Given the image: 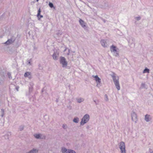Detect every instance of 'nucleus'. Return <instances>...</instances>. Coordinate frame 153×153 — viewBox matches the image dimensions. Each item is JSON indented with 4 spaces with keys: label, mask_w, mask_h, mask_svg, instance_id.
Returning a JSON list of instances; mask_svg holds the SVG:
<instances>
[{
    "label": "nucleus",
    "mask_w": 153,
    "mask_h": 153,
    "mask_svg": "<svg viewBox=\"0 0 153 153\" xmlns=\"http://www.w3.org/2000/svg\"><path fill=\"white\" fill-rule=\"evenodd\" d=\"M113 80L114 82L115 86L118 90L120 89V87L119 82V78L115 75V74L113 73V74L111 75Z\"/></svg>",
    "instance_id": "1"
},
{
    "label": "nucleus",
    "mask_w": 153,
    "mask_h": 153,
    "mask_svg": "<svg viewBox=\"0 0 153 153\" xmlns=\"http://www.w3.org/2000/svg\"><path fill=\"white\" fill-rule=\"evenodd\" d=\"M118 50L119 49L117 48L116 47L113 45L110 47L111 51V52H113L114 55L115 56L117 57L119 56Z\"/></svg>",
    "instance_id": "2"
},
{
    "label": "nucleus",
    "mask_w": 153,
    "mask_h": 153,
    "mask_svg": "<svg viewBox=\"0 0 153 153\" xmlns=\"http://www.w3.org/2000/svg\"><path fill=\"white\" fill-rule=\"evenodd\" d=\"M89 115L87 114H85L82 119L81 121L80 122V125H83L87 123L89 120Z\"/></svg>",
    "instance_id": "3"
},
{
    "label": "nucleus",
    "mask_w": 153,
    "mask_h": 153,
    "mask_svg": "<svg viewBox=\"0 0 153 153\" xmlns=\"http://www.w3.org/2000/svg\"><path fill=\"white\" fill-rule=\"evenodd\" d=\"M16 39V37L13 36H11L10 38L8 37L7 40L4 44L6 45H9L14 42Z\"/></svg>",
    "instance_id": "4"
},
{
    "label": "nucleus",
    "mask_w": 153,
    "mask_h": 153,
    "mask_svg": "<svg viewBox=\"0 0 153 153\" xmlns=\"http://www.w3.org/2000/svg\"><path fill=\"white\" fill-rule=\"evenodd\" d=\"M119 146L121 153H126L125 145L124 142L121 141L119 144Z\"/></svg>",
    "instance_id": "5"
},
{
    "label": "nucleus",
    "mask_w": 153,
    "mask_h": 153,
    "mask_svg": "<svg viewBox=\"0 0 153 153\" xmlns=\"http://www.w3.org/2000/svg\"><path fill=\"white\" fill-rule=\"evenodd\" d=\"M59 62L60 63L62 64V67H65L67 66L68 62L64 57L60 56V57Z\"/></svg>",
    "instance_id": "6"
},
{
    "label": "nucleus",
    "mask_w": 153,
    "mask_h": 153,
    "mask_svg": "<svg viewBox=\"0 0 153 153\" xmlns=\"http://www.w3.org/2000/svg\"><path fill=\"white\" fill-rule=\"evenodd\" d=\"M92 77L94 78L95 80L97 82V86L99 87L100 86V84L101 83V79L97 75H93Z\"/></svg>",
    "instance_id": "7"
},
{
    "label": "nucleus",
    "mask_w": 153,
    "mask_h": 153,
    "mask_svg": "<svg viewBox=\"0 0 153 153\" xmlns=\"http://www.w3.org/2000/svg\"><path fill=\"white\" fill-rule=\"evenodd\" d=\"M131 115L132 120L135 123H136L137 121V116L136 114L134 112L132 111Z\"/></svg>",
    "instance_id": "8"
},
{
    "label": "nucleus",
    "mask_w": 153,
    "mask_h": 153,
    "mask_svg": "<svg viewBox=\"0 0 153 153\" xmlns=\"http://www.w3.org/2000/svg\"><path fill=\"white\" fill-rule=\"evenodd\" d=\"M109 7V4L107 1H103L101 4L100 7L102 8L106 9Z\"/></svg>",
    "instance_id": "9"
},
{
    "label": "nucleus",
    "mask_w": 153,
    "mask_h": 153,
    "mask_svg": "<svg viewBox=\"0 0 153 153\" xmlns=\"http://www.w3.org/2000/svg\"><path fill=\"white\" fill-rule=\"evenodd\" d=\"M59 50H56V51H54V53L53 55V57L54 60H56L58 59V57L59 56Z\"/></svg>",
    "instance_id": "10"
},
{
    "label": "nucleus",
    "mask_w": 153,
    "mask_h": 153,
    "mask_svg": "<svg viewBox=\"0 0 153 153\" xmlns=\"http://www.w3.org/2000/svg\"><path fill=\"white\" fill-rule=\"evenodd\" d=\"M79 22L80 25L82 26V27L85 29H86V28H87V27H86L85 25L86 24L85 23L84 21L81 19H80L79 20Z\"/></svg>",
    "instance_id": "11"
},
{
    "label": "nucleus",
    "mask_w": 153,
    "mask_h": 153,
    "mask_svg": "<svg viewBox=\"0 0 153 153\" xmlns=\"http://www.w3.org/2000/svg\"><path fill=\"white\" fill-rule=\"evenodd\" d=\"M152 119L151 115L149 114H146L145 116V120L146 122H149Z\"/></svg>",
    "instance_id": "12"
},
{
    "label": "nucleus",
    "mask_w": 153,
    "mask_h": 153,
    "mask_svg": "<svg viewBox=\"0 0 153 153\" xmlns=\"http://www.w3.org/2000/svg\"><path fill=\"white\" fill-rule=\"evenodd\" d=\"M100 42L102 46L104 47H107L108 45L105 40L104 39L101 40Z\"/></svg>",
    "instance_id": "13"
},
{
    "label": "nucleus",
    "mask_w": 153,
    "mask_h": 153,
    "mask_svg": "<svg viewBox=\"0 0 153 153\" xmlns=\"http://www.w3.org/2000/svg\"><path fill=\"white\" fill-rule=\"evenodd\" d=\"M41 12V9L40 8L38 10L37 14V16L39 20L41 18H42L43 17L42 15L40 14Z\"/></svg>",
    "instance_id": "14"
},
{
    "label": "nucleus",
    "mask_w": 153,
    "mask_h": 153,
    "mask_svg": "<svg viewBox=\"0 0 153 153\" xmlns=\"http://www.w3.org/2000/svg\"><path fill=\"white\" fill-rule=\"evenodd\" d=\"M24 76L25 77H28L30 79L31 78V73L30 72H26L24 75Z\"/></svg>",
    "instance_id": "15"
},
{
    "label": "nucleus",
    "mask_w": 153,
    "mask_h": 153,
    "mask_svg": "<svg viewBox=\"0 0 153 153\" xmlns=\"http://www.w3.org/2000/svg\"><path fill=\"white\" fill-rule=\"evenodd\" d=\"M42 134H34V136L35 137L38 139H43L45 138V137L43 136L42 137Z\"/></svg>",
    "instance_id": "16"
},
{
    "label": "nucleus",
    "mask_w": 153,
    "mask_h": 153,
    "mask_svg": "<svg viewBox=\"0 0 153 153\" xmlns=\"http://www.w3.org/2000/svg\"><path fill=\"white\" fill-rule=\"evenodd\" d=\"M38 152V150L35 149H33L31 150L28 153H37Z\"/></svg>",
    "instance_id": "17"
},
{
    "label": "nucleus",
    "mask_w": 153,
    "mask_h": 153,
    "mask_svg": "<svg viewBox=\"0 0 153 153\" xmlns=\"http://www.w3.org/2000/svg\"><path fill=\"white\" fill-rule=\"evenodd\" d=\"M68 149H67L65 147H62L61 149V152L62 153H68Z\"/></svg>",
    "instance_id": "18"
},
{
    "label": "nucleus",
    "mask_w": 153,
    "mask_h": 153,
    "mask_svg": "<svg viewBox=\"0 0 153 153\" xmlns=\"http://www.w3.org/2000/svg\"><path fill=\"white\" fill-rule=\"evenodd\" d=\"M4 76L0 75V85L3 84L4 82Z\"/></svg>",
    "instance_id": "19"
},
{
    "label": "nucleus",
    "mask_w": 153,
    "mask_h": 153,
    "mask_svg": "<svg viewBox=\"0 0 153 153\" xmlns=\"http://www.w3.org/2000/svg\"><path fill=\"white\" fill-rule=\"evenodd\" d=\"M76 100H77V102L79 103H80L81 102H83L84 100V99L82 98H77L76 99Z\"/></svg>",
    "instance_id": "20"
},
{
    "label": "nucleus",
    "mask_w": 153,
    "mask_h": 153,
    "mask_svg": "<svg viewBox=\"0 0 153 153\" xmlns=\"http://www.w3.org/2000/svg\"><path fill=\"white\" fill-rule=\"evenodd\" d=\"M48 6L52 9H53L54 10L55 9V8L53 4L51 2H49L48 3Z\"/></svg>",
    "instance_id": "21"
},
{
    "label": "nucleus",
    "mask_w": 153,
    "mask_h": 153,
    "mask_svg": "<svg viewBox=\"0 0 153 153\" xmlns=\"http://www.w3.org/2000/svg\"><path fill=\"white\" fill-rule=\"evenodd\" d=\"M79 119L77 117H75L73 120V121L75 123H77L78 122Z\"/></svg>",
    "instance_id": "22"
},
{
    "label": "nucleus",
    "mask_w": 153,
    "mask_h": 153,
    "mask_svg": "<svg viewBox=\"0 0 153 153\" xmlns=\"http://www.w3.org/2000/svg\"><path fill=\"white\" fill-rule=\"evenodd\" d=\"M143 73H149V70L147 68H146L143 70Z\"/></svg>",
    "instance_id": "23"
},
{
    "label": "nucleus",
    "mask_w": 153,
    "mask_h": 153,
    "mask_svg": "<svg viewBox=\"0 0 153 153\" xmlns=\"http://www.w3.org/2000/svg\"><path fill=\"white\" fill-rule=\"evenodd\" d=\"M25 126L24 125H22L19 126V130L20 131H21L23 130Z\"/></svg>",
    "instance_id": "24"
},
{
    "label": "nucleus",
    "mask_w": 153,
    "mask_h": 153,
    "mask_svg": "<svg viewBox=\"0 0 153 153\" xmlns=\"http://www.w3.org/2000/svg\"><path fill=\"white\" fill-rule=\"evenodd\" d=\"M1 116L3 117L4 116V109H1Z\"/></svg>",
    "instance_id": "25"
},
{
    "label": "nucleus",
    "mask_w": 153,
    "mask_h": 153,
    "mask_svg": "<svg viewBox=\"0 0 153 153\" xmlns=\"http://www.w3.org/2000/svg\"><path fill=\"white\" fill-rule=\"evenodd\" d=\"M68 153H76L75 151L70 149H68Z\"/></svg>",
    "instance_id": "26"
},
{
    "label": "nucleus",
    "mask_w": 153,
    "mask_h": 153,
    "mask_svg": "<svg viewBox=\"0 0 153 153\" xmlns=\"http://www.w3.org/2000/svg\"><path fill=\"white\" fill-rule=\"evenodd\" d=\"M7 75L8 77L10 79H12V77L11 76V74L10 72H8L7 73Z\"/></svg>",
    "instance_id": "27"
},
{
    "label": "nucleus",
    "mask_w": 153,
    "mask_h": 153,
    "mask_svg": "<svg viewBox=\"0 0 153 153\" xmlns=\"http://www.w3.org/2000/svg\"><path fill=\"white\" fill-rule=\"evenodd\" d=\"M135 39L134 38H132V42L131 43V44L130 46L132 45V47H134L135 46V44L134 42V41Z\"/></svg>",
    "instance_id": "28"
},
{
    "label": "nucleus",
    "mask_w": 153,
    "mask_h": 153,
    "mask_svg": "<svg viewBox=\"0 0 153 153\" xmlns=\"http://www.w3.org/2000/svg\"><path fill=\"white\" fill-rule=\"evenodd\" d=\"M62 128L64 129H66L68 128V126L66 124H64L62 125Z\"/></svg>",
    "instance_id": "29"
},
{
    "label": "nucleus",
    "mask_w": 153,
    "mask_h": 153,
    "mask_svg": "<svg viewBox=\"0 0 153 153\" xmlns=\"http://www.w3.org/2000/svg\"><path fill=\"white\" fill-rule=\"evenodd\" d=\"M105 100L107 101L108 100V96L107 94H105Z\"/></svg>",
    "instance_id": "30"
},
{
    "label": "nucleus",
    "mask_w": 153,
    "mask_h": 153,
    "mask_svg": "<svg viewBox=\"0 0 153 153\" xmlns=\"http://www.w3.org/2000/svg\"><path fill=\"white\" fill-rule=\"evenodd\" d=\"M141 88H145V85L144 83H142L140 87Z\"/></svg>",
    "instance_id": "31"
},
{
    "label": "nucleus",
    "mask_w": 153,
    "mask_h": 153,
    "mask_svg": "<svg viewBox=\"0 0 153 153\" xmlns=\"http://www.w3.org/2000/svg\"><path fill=\"white\" fill-rule=\"evenodd\" d=\"M135 19L137 21H139L141 19V17L140 16H137L135 17Z\"/></svg>",
    "instance_id": "32"
},
{
    "label": "nucleus",
    "mask_w": 153,
    "mask_h": 153,
    "mask_svg": "<svg viewBox=\"0 0 153 153\" xmlns=\"http://www.w3.org/2000/svg\"><path fill=\"white\" fill-rule=\"evenodd\" d=\"M8 136H9L8 134H5L4 136L5 139H9V137H8Z\"/></svg>",
    "instance_id": "33"
},
{
    "label": "nucleus",
    "mask_w": 153,
    "mask_h": 153,
    "mask_svg": "<svg viewBox=\"0 0 153 153\" xmlns=\"http://www.w3.org/2000/svg\"><path fill=\"white\" fill-rule=\"evenodd\" d=\"M32 59H31L28 61H27V62H28V64H29L30 65H31V64L30 63V62L31 61Z\"/></svg>",
    "instance_id": "34"
},
{
    "label": "nucleus",
    "mask_w": 153,
    "mask_h": 153,
    "mask_svg": "<svg viewBox=\"0 0 153 153\" xmlns=\"http://www.w3.org/2000/svg\"><path fill=\"white\" fill-rule=\"evenodd\" d=\"M39 68L40 70L42 69V68L41 66V65L40 64H39Z\"/></svg>",
    "instance_id": "35"
},
{
    "label": "nucleus",
    "mask_w": 153,
    "mask_h": 153,
    "mask_svg": "<svg viewBox=\"0 0 153 153\" xmlns=\"http://www.w3.org/2000/svg\"><path fill=\"white\" fill-rule=\"evenodd\" d=\"M46 88L45 87H44L43 89H42V92H44L45 91V92H46V91H45V88Z\"/></svg>",
    "instance_id": "36"
},
{
    "label": "nucleus",
    "mask_w": 153,
    "mask_h": 153,
    "mask_svg": "<svg viewBox=\"0 0 153 153\" xmlns=\"http://www.w3.org/2000/svg\"><path fill=\"white\" fill-rule=\"evenodd\" d=\"M19 87H16V90L17 91H18V89H19Z\"/></svg>",
    "instance_id": "37"
},
{
    "label": "nucleus",
    "mask_w": 153,
    "mask_h": 153,
    "mask_svg": "<svg viewBox=\"0 0 153 153\" xmlns=\"http://www.w3.org/2000/svg\"><path fill=\"white\" fill-rule=\"evenodd\" d=\"M94 101L95 103L96 104H97V102L96 100H94Z\"/></svg>",
    "instance_id": "38"
},
{
    "label": "nucleus",
    "mask_w": 153,
    "mask_h": 153,
    "mask_svg": "<svg viewBox=\"0 0 153 153\" xmlns=\"http://www.w3.org/2000/svg\"><path fill=\"white\" fill-rule=\"evenodd\" d=\"M56 101L57 102H58V99H56Z\"/></svg>",
    "instance_id": "39"
},
{
    "label": "nucleus",
    "mask_w": 153,
    "mask_h": 153,
    "mask_svg": "<svg viewBox=\"0 0 153 153\" xmlns=\"http://www.w3.org/2000/svg\"><path fill=\"white\" fill-rule=\"evenodd\" d=\"M150 153H152V152H153V151H150Z\"/></svg>",
    "instance_id": "40"
},
{
    "label": "nucleus",
    "mask_w": 153,
    "mask_h": 153,
    "mask_svg": "<svg viewBox=\"0 0 153 153\" xmlns=\"http://www.w3.org/2000/svg\"><path fill=\"white\" fill-rule=\"evenodd\" d=\"M103 21L104 22H105V20L104 19L103 20Z\"/></svg>",
    "instance_id": "41"
},
{
    "label": "nucleus",
    "mask_w": 153,
    "mask_h": 153,
    "mask_svg": "<svg viewBox=\"0 0 153 153\" xmlns=\"http://www.w3.org/2000/svg\"><path fill=\"white\" fill-rule=\"evenodd\" d=\"M66 49H65L64 51V52L65 51H66Z\"/></svg>",
    "instance_id": "42"
},
{
    "label": "nucleus",
    "mask_w": 153,
    "mask_h": 153,
    "mask_svg": "<svg viewBox=\"0 0 153 153\" xmlns=\"http://www.w3.org/2000/svg\"><path fill=\"white\" fill-rule=\"evenodd\" d=\"M36 1L37 2H38L39 1V0H36Z\"/></svg>",
    "instance_id": "43"
},
{
    "label": "nucleus",
    "mask_w": 153,
    "mask_h": 153,
    "mask_svg": "<svg viewBox=\"0 0 153 153\" xmlns=\"http://www.w3.org/2000/svg\"><path fill=\"white\" fill-rule=\"evenodd\" d=\"M130 41H129V43H130Z\"/></svg>",
    "instance_id": "44"
},
{
    "label": "nucleus",
    "mask_w": 153,
    "mask_h": 153,
    "mask_svg": "<svg viewBox=\"0 0 153 153\" xmlns=\"http://www.w3.org/2000/svg\"><path fill=\"white\" fill-rule=\"evenodd\" d=\"M69 53H68V55H69Z\"/></svg>",
    "instance_id": "45"
},
{
    "label": "nucleus",
    "mask_w": 153,
    "mask_h": 153,
    "mask_svg": "<svg viewBox=\"0 0 153 153\" xmlns=\"http://www.w3.org/2000/svg\"><path fill=\"white\" fill-rule=\"evenodd\" d=\"M38 134H40V133H39Z\"/></svg>",
    "instance_id": "46"
}]
</instances>
